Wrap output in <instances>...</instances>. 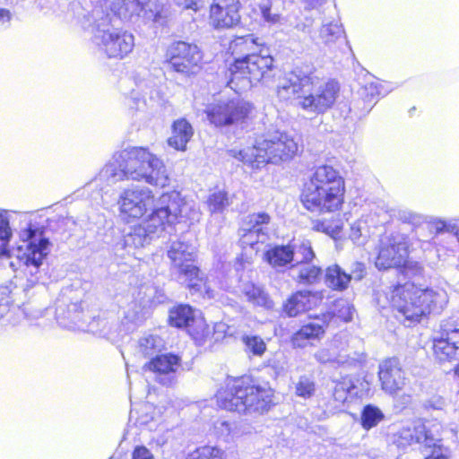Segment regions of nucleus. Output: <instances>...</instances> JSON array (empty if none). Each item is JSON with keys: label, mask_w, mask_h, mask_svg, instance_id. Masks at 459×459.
<instances>
[{"label": "nucleus", "mask_w": 459, "mask_h": 459, "mask_svg": "<svg viewBox=\"0 0 459 459\" xmlns=\"http://www.w3.org/2000/svg\"><path fill=\"white\" fill-rule=\"evenodd\" d=\"M152 452L145 446H136L133 452L132 459H152Z\"/></svg>", "instance_id": "nucleus-53"}, {"label": "nucleus", "mask_w": 459, "mask_h": 459, "mask_svg": "<svg viewBox=\"0 0 459 459\" xmlns=\"http://www.w3.org/2000/svg\"><path fill=\"white\" fill-rule=\"evenodd\" d=\"M298 152V143L288 134L267 132L256 137L252 147L230 150V155L252 169H258L267 163L279 164L290 160Z\"/></svg>", "instance_id": "nucleus-6"}, {"label": "nucleus", "mask_w": 459, "mask_h": 459, "mask_svg": "<svg viewBox=\"0 0 459 459\" xmlns=\"http://www.w3.org/2000/svg\"><path fill=\"white\" fill-rule=\"evenodd\" d=\"M273 65V58L270 55L246 54L230 65L228 85L236 92L245 91L265 78Z\"/></svg>", "instance_id": "nucleus-8"}, {"label": "nucleus", "mask_w": 459, "mask_h": 459, "mask_svg": "<svg viewBox=\"0 0 459 459\" xmlns=\"http://www.w3.org/2000/svg\"><path fill=\"white\" fill-rule=\"evenodd\" d=\"M243 342L247 350L254 355L261 356L265 351L266 345L264 340L259 336L246 335L243 337Z\"/></svg>", "instance_id": "nucleus-48"}, {"label": "nucleus", "mask_w": 459, "mask_h": 459, "mask_svg": "<svg viewBox=\"0 0 459 459\" xmlns=\"http://www.w3.org/2000/svg\"><path fill=\"white\" fill-rule=\"evenodd\" d=\"M378 378L381 389L391 396L397 395L409 384L407 374L396 358H389L379 363Z\"/></svg>", "instance_id": "nucleus-16"}, {"label": "nucleus", "mask_w": 459, "mask_h": 459, "mask_svg": "<svg viewBox=\"0 0 459 459\" xmlns=\"http://www.w3.org/2000/svg\"><path fill=\"white\" fill-rule=\"evenodd\" d=\"M121 9L125 10L126 14L129 16L139 15L141 12H153L151 8V2L144 3V0H121Z\"/></svg>", "instance_id": "nucleus-43"}, {"label": "nucleus", "mask_w": 459, "mask_h": 459, "mask_svg": "<svg viewBox=\"0 0 459 459\" xmlns=\"http://www.w3.org/2000/svg\"><path fill=\"white\" fill-rule=\"evenodd\" d=\"M178 356L169 353L157 355L144 365V368L155 373L156 380L163 385H171L176 382V373L180 367Z\"/></svg>", "instance_id": "nucleus-20"}, {"label": "nucleus", "mask_w": 459, "mask_h": 459, "mask_svg": "<svg viewBox=\"0 0 459 459\" xmlns=\"http://www.w3.org/2000/svg\"><path fill=\"white\" fill-rule=\"evenodd\" d=\"M223 450L211 446H201L188 455L187 459H224Z\"/></svg>", "instance_id": "nucleus-42"}, {"label": "nucleus", "mask_w": 459, "mask_h": 459, "mask_svg": "<svg viewBox=\"0 0 459 459\" xmlns=\"http://www.w3.org/2000/svg\"><path fill=\"white\" fill-rule=\"evenodd\" d=\"M441 333L459 348V322L453 320L442 324Z\"/></svg>", "instance_id": "nucleus-49"}, {"label": "nucleus", "mask_w": 459, "mask_h": 459, "mask_svg": "<svg viewBox=\"0 0 459 459\" xmlns=\"http://www.w3.org/2000/svg\"><path fill=\"white\" fill-rule=\"evenodd\" d=\"M249 266H250V264H247V265H245V264H242V263H238L236 265V270L238 272L240 267H242L243 270L247 269L248 271H250Z\"/></svg>", "instance_id": "nucleus-62"}, {"label": "nucleus", "mask_w": 459, "mask_h": 459, "mask_svg": "<svg viewBox=\"0 0 459 459\" xmlns=\"http://www.w3.org/2000/svg\"><path fill=\"white\" fill-rule=\"evenodd\" d=\"M193 134L191 124L185 118L178 119L172 125V134L168 139V144L177 151H186Z\"/></svg>", "instance_id": "nucleus-27"}, {"label": "nucleus", "mask_w": 459, "mask_h": 459, "mask_svg": "<svg viewBox=\"0 0 459 459\" xmlns=\"http://www.w3.org/2000/svg\"><path fill=\"white\" fill-rule=\"evenodd\" d=\"M231 204V199L223 191L212 194L207 200V205L211 212H221Z\"/></svg>", "instance_id": "nucleus-41"}, {"label": "nucleus", "mask_w": 459, "mask_h": 459, "mask_svg": "<svg viewBox=\"0 0 459 459\" xmlns=\"http://www.w3.org/2000/svg\"><path fill=\"white\" fill-rule=\"evenodd\" d=\"M123 180L143 181L161 188L170 182L163 161L146 149L137 147L116 152L94 178L106 186Z\"/></svg>", "instance_id": "nucleus-1"}, {"label": "nucleus", "mask_w": 459, "mask_h": 459, "mask_svg": "<svg viewBox=\"0 0 459 459\" xmlns=\"http://www.w3.org/2000/svg\"><path fill=\"white\" fill-rule=\"evenodd\" d=\"M345 182L339 170L329 165L315 169L300 195L303 206L312 212L338 211L342 204Z\"/></svg>", "instance_id": "nucleus-4"}, {"label": "nucleus", "mask_w": 459, "mask_h": 459, "mask_svg": "<svg viewBox=\"0 0 459 459\" xmlns=\"http://www.w3.org/2000/svg\"><path fill=\"white\" fill-rule=\"evenodd\" d=\"M385 294L390 305L410 323L420 322L432 312H440L447 303L445 290L422 289L410 281L394 286Z\"/></svg>", "instance_id": "nucleus-5"}, {"label": "nucleus", "mask_w": 459, "mask_h": 459, "mask_svg": "<svg viewBox=\"0 0 459 459\" xmlns=\"http://www.w3.org/2000/svg\"><path fill=\"white\" fill-rule=\"evenodd\" d=\"M214 429L216 434L226 442L231 441L240 435L239 426L235 421L218 420L214 423Z\"/></svg>", "instance_id": "nucleus-38"}, {"label": "nucleus", "mask_w": 459, "mask_h": 459, "mask_svg": "<svg viewBox=\"0 0 459 459\" xmlns=\"http://www.w3.org/2000/svg\"><path fill=\"white\" fill-rule=\"evenodd\" d=\"M319 36L325 45L331 46L343 39L344 30L341 23L338 22H331L323 24L320 29Z\"/></svg>", "instance_id": "nucleus-36"}, {"label": "nucleus", "mask_w": 459, "mask_h": 459, "mask_svg": "<svg viewBox=\"0 0 459 459\" xmlns=\"http://www.w3.org/2000/svg\"><path fill=\"white\" fill-rule=\"evenodd\" d=\"M350 281H360L365 275V265L362 263L355 262L351 270V273H348Z\"/></svg>", "instance_id": "nucleus-51"}, {"label": "nucleus", "mask_w": 459, "mask_h": 459, "mask_svg": "<svg viewBox=\"0 0 459 459\" xmlns=\"http://www.w3.org/2000/svg\"><path fill=\"white\" fill-rule=\"evenodd\" d=\"M342 336H335V338L330 344V348H324L317 351L315 354V358L317 359V361L321 363H344L347 361H358L360 357L359 353H354L353 356H351L350 353H343V348L339 350L338 342H340Z\"/></svg>", "instance_id": "nucleus-26"}, {"label": "nucleus", "mask_w": 459, "mask_h": 459, "mask_svg": "<svg viewBox=\"0 0 459 459\" xmlns=\"http://www.w3.org/2000/svg\"><path fill=\"white\" fill-rule=\"evenodd\" d=\"M203 53L199 47L186 41L172 43L166 52L168 69L189 77L201 69Z\"/></svg>", "instance_id": "nucleus-11"}, {"label": "nucleus", "mask_w": 459, "mask_h": 459, "mask_svg": "<svg viewBox=\"0 0 459 459\" xmlns=\"http://www.w3.org/2000/svg\"><path fill=\"white\" fill-rule=\"evenodd\" d=\"M339 317L348 322L352 319V307L349 303L342 301V308L339 310Z\"/></svg>", "instance_id": "nucleus-54"}, {"label": "nucleus", "mask_w": 459, "mask_h": 459, "mask_svg": "<svg viewBox=\"0 0 459 459\" xmlns=\"http://www.w3.org/2000/svg\"><path fill=\"white\" fill-rule=\"evenodd\" d=\"M140 225L143 227L147 233H150L152 238V235H159L163 232L166 225H173L167 204L160 203V197L158 201V206Z\"/></svg>", "instance_id": "nucleus-25"}, {"label": "nucleus", "mask_w": 459, "mask_h": 459, "mask_svg": "<svg viewBox=\"0 0 459 459\" xmlns=\"http://www.w3.org/2000/svg\"><path fill=\"white\" fill-rule=\"evenodd\" d=\"M168 257L180 281L187 283L190 288L204 290L209 298L214 297L213 291L204 281L200 270L193 264L195 249L192 245L182 240L171 242L168 249Z\"/></svg>", "instance_id": "nucleus-9"}, {"label": "nucleus", "mask_w": 459, "mask_h": 459, "mask_svg": "<svg viewBox=\"0 0 459 459\" xmlns=\"http://www.w3.org/2000/svg\"><path fill=\"white\" fill-rule=\"evenodd\" d=\"M221 1H222V0H214V3H216V2H221Z\"/></svg>", "instance_id": "nucleus-64"}, {"label": "nucleus", "mask_w": 459, "mask_h": 459, "mask_svg": "<svg viewBox=\"0 0 459 459\" xmlns=\"http://www.w3.org/2000/svg\"><path fill=\"white\" fill-rule=\"evenodd\" d=\"M268 263L274 268H281L295 261L294 247L291 246H276L265 253Z\"/></svg>", "instance_id": "nucleus-30"}, {"label": "nucleus", "mask_w": 459, "mask_h": 459, "mask_svg": "<svg viewBox=\"0 0 459 459\" xmlns=\"http://www.w3.org/2000/svg\"><path fill=\"white\" fill-rule=\"evenodd\" d=\"M152 239L150 233L140 224L133 227L129 232L124 236V247H142L148 244Z\"/></svg>", "instance_id": "nucleus-35"}, {"label": "nucleus", "mask_w": 459, "mask_h": 459, "mask_svg": "<svg viewBox=\"0 0 459 459\" xmlns=\"http://www.w3.org/2000/svg\"><path fill=\"white\" fill-rule=\"evenodd\" d=\"M433 351L435 357L440 362L452 361L459 358V348L440 333L439 337L434 338Z\"/></svg>", "instance_id": "nucleus-29"}, {"label": "nucleus", "mask_w": 459, "mask_h": 459, "mask_svg": "<svg viewBox=\"0 0 459 459\" xmlns=\"http://www.w3.org/2000/svg\"><path fill=\"white\" fill-rule=\"evenodd\" d=\"M261 43L258 42V39L255 38L254 35H246L243 37H238L235 39L230 45V48L233 52H247V54L255 53Z\"/></svg>", "instance_id": "nucleus-40"}, {"label": "nucleus", "mask_w": 459, "mask_h": 459, "mask_svg": "<svg viewBox=\"0 0 459 459\" xmlns=\"http://www.w3.org/2000/svg\"><path fill=\"white\" fill-rule=\"evenodd\" d=\"M340 85L330 80L322 82L315 75L314 68L298 66L281 79L277 93L284 100H295L304 111L319 115L330 109L339 97Z\"/></svg>", "instance_id": "nucleus-3"}, {"label": "nucleus", "mask_w": 459, "mask_h": 459, "mask_svg": "<svg viewBox=\"0 0 459 459\" xmlns=\"http://www.w3.org/2000/svg\"><path fill=\"white\" fill-rule=\"evenodd\" d=\"M270 388L251 385L248 378L230 380L226 388L216 394L218 405L227 411L239 413H264L272 403Z\"/></svg>", "instance_id": "nucleus-7"}, {"label": "nucleus", "mask_w": 459, "mask_h": 459, "mask_svg": "<svg viewBox=\"0 0 459 459\" xmlns=\"http://www.w3.org/2000/svg\"><path fill=\"white\" fill-rule=\"evenodd\" d=\"M324 299L322 291L300 290L292 294L284 303L283 309L289 316H296L300 313L319 305Z\"/></svg>", "instance_id": "nucleus-23"}, {"label": "nucleus", "mask_w": 459, "mask_h": 459, "mask_svg": "<svg viewBox=\"0 0 459 459\" xmlns=\"http://www.w3.org/2000/svg\"><path fill=\"white\" fill-rule=\"evenodd\" d=\"M240 290L247 299L254 306L265 309H272L273 307V301L270 299L269 295L261 287L253 282L243 281L240 285Z\"/></svg>", "instance_id": "nucleus-28"}, {"label": "nucleus", "mask_w": 459, "mask_h": 459, "mask_svg": "<svg viewBox=\"0 0 459 459\" xmlns=\"http://www.w3.org/2000/svg\"><path fill=\"white\" fill-rule=\"evenodd\" d=\"M293 278L301 284H314L317 282L322 276L320 267L310 263H300L292 266Z\"/></svg>", "instance_id": "nucleus-31"}, {"label": "nucleus", "mask_w": 459, "mask_h": 459, "mask_svg": "<svg viewBox=\"0 0 459 459\" xmlns=\"http://www.w3.org/2000/svg\"><path fill=\"white\" fill-rule=\"evenodd\" d=\"M351 388H353V385L348 379L336 383L332 398L329 401L328 409L330 411H335L343 406Z\"/></svg>", "instance_id": "nucleus-33"}, {"label": "nucleus", "mask_w": 459, "mask_h": 459, "mask_svg": "<svg viewBox=\"0 0 459 459\" xmlns=\"http://www.w3.org/2000/svg\"><path fill=\"white\" fill-rule=\"evenodd\" d=\"M311 229L314 231L325 233L333 238L338 237L341 232V228L338 225H333L329 221L314 220L311 223Z\"/></svg>", "instance_id": "nucleus-47"}, {"label": "nucleus", "mask_w": 459, "mask_h": 459, "mask_svg": "<svg viewBox=\"0 0 459 459\" xmlns=\"http://www.w3.org/2000/svg\"><path fill=\"white\" fill-rule=\"evenodd\" d=\"M364 91L366 92V98L368 99L369 101H372L377 98V95L373 93L375 91V88H370V82H368L365 85Z\"/></svg>", "instance_id": "nucleus-60"}, {"label": "nucleus", "mask_w": 459, "mask_h": 459, "mask_svg": "<svg viewBox=\"0 0 459 459\" xmlns=\"http://www.w3.org/2000/svg\"><path fill=\"white\" fill-rule=\"evenodd\" d=\"M270 221V216L265 212L253 213L245 219L239 230L240 242L243 247H254L258 243L267 240L265 225Z\"/></svg>", "instance_id": "nucleus-18"}, {"label": "nucleus", "mask_w": 459, "mask_h": 459, "mask_svg": "<svg viewBox=\"0 0 459 459\" xmlns=\"http://www.w3.org/2000/svg\"><path fill=\"white\" fill-rule=\"evenodd\" d=\"M251 110L249 103L243 100H230L212 105L207 109V117L216 126H229L242 122Z\"/></svg>", "instance_id": "nucleus-15"}, {"label": "nucleus", "mask_w": 459, "mask_h": 459, "mask_svg": "<svg viewBox=\"0 0 459 459\" xmlns=\"http://www.w3.org/2000/svg\"><path fill=\"white\" fill-rule=\"evenodd\" d=\"M126 105L132 110L143 114V117H148L152 113V100L148 102L138 90H133L127 98Z\"/></svg>", "instance_id": "nucleus-37"}, {"label": "nucleus", "mask_w": 459, "mask_h": 459, "mask_svg": "<svg viewBox=\"0 0 459 459\" xmlns=\"http://www.w3.org/2000/svg\"><path fill=\"white\" fill-rule=\"evenodd\" d=\"M171 325L182 328L188 327L189 333L195 339L204 337L209 331L202 318H196L195 310L188 305H179L169 311Z\"/></svg>", "instance_id": "nucleus-19"}, {"label": "nucleus", "mask_w": 459, "mask_h": 459, "mask_svg": "<svg viewBox=\"0 0 459 459\" xmlns=\"http://www.w3.org/2000/svg\"><path fill=\"white\" fill-rule=\"evenodd\" d=\"M372 87L375 88V91L373 93L377 94V97L385 96L393 90L392 84L390 82L379 80L370 82V88Z\"/></svg>", "instance_id": "nucleus-50"}, {"label": "nucleus", "mask_w": 459, "mask_h": 459, "mask_svg": "<svg viewBox=\"0 0 459 459\" xmlns=\"http://www.w3.org/2000/svg\"><path fill=\"white\" fill-rule=\"evenodd\" d=\"M163 349V340L155 334L144 335L138 342V352L144 357H156Z\"/></svg>", "instance_id": "nucleus-34"}, {"label": "nucleus", "mask_w": 459, "mask_h": 459, "mask_svg": "<svg viewBox=\"0 0 459 459\" xmlns=\"http://www.w3.org/2000/svg\"><path fill=\"white\" fill-rule=\"evenodd\" d=\"M262 17L268 23H275L279 21V15L277 13H273L271 11V7L266 4H263L260 6Z\"/></svg>", "instance_id": "nucleus-52"}, {"label": "nucleus", "mask_w": 459, "mask_h": 459, "mask_svg": "<svg viewBox=\"0 0 459 459\" xmlns=\"http://www.w3.org/2000/svg\"><path fill=\"white\" fill-rule=\"evenodd\" d=\"M325 284L334 290H344L351 282L349 274L339 265L333 264L325 271Z\"/></svg>", "instance_id": "nucleus-32"}, {"label": "nucleus", "mask_w": 459, "mask_h": 459, "mask_svg": "<svg viewBox=\"0 0 459 459\" xmlns=\"http://www.w3.org/2000/svg\"><path fill=\"white\" fill-rule=\"evenodd\" d=\"M12 20V13L8 9L0 8V28L7 27Z\"/></svg>", "instance_id": "nucleus-58"}, {"label": "nucleus", "mask_w": 459, "mask_h": 459, "mask_svg": "<svg viewBox=\"0 0 459 459\" xmlns=\"http://www.w3.org/2000/svg\"><path fill=\"white\" fill-rule=\"evenodd\" d=\"M92 41L98 49L108 58L122 59L134 47L133 34L111 26L108 19L98 23L93 30Z\"/></svg>", "instance_id": "nucleus-10"}, {"label": "nucleus", "mask_w": 459, "mask_h": 459, "mask_svg": "<svg viewBox=\"0 0 459 459\" xmlns=\"http://www.w3.org/2000/svg\"><path fill=\"white\" fill-rule=\"evenodd\" d=\"M137 317L138 316L135 312L126 314L125 316L126 322H122V327L115 321V319L110 320L106 316H98L97 317L92 318L89 323L88 331L93 334H98L111 341H116L123 334V333L130 330V325H128L133 324Z\"/></svg>", "instance_id": "nucleus-21"}, {"label": "nucleus", "mask_w": 459, "mask_h": 459, "mask_svg": "<svg viewBox=\"0 0 459 459\" xmlns=\"http://www.w3.org/2000/svg\"><path fill=\"white\" fill-rule=\"evenodd\" d=\"M201 0H175L177 5L184 9H191L197 11L199 8V3Z\"/></svg>", "instance_id": "nucleus-56"}, {"label": "nucleus", "mask_w": 459, "mask_h": 459, "mask_svg": "<svg viewBox=\"0 0 459 459\" xmlns=\"http://www.w3.org/2000/svg\"><path fill=\"white\" fill-rule=\"evenodd\" d=\"M455 374L459 376V364L455 368Z\"/></svg>", "instance_id": "nucleus-63"}, {"label": "nucleus", "mask_w": 459, "mask_h": 459, "mask_svg": "<svg viewBox=\"0 0 459 459\" xmlns=\"http://www.w3.org/2000/svg\"><path fill=\"white\" fill-rule=\"evenodd\" d=\"M315 257V253L309 240H303L294 248V258L297 264L300 263H310Z\"/></svg>", "instance_id": "nucleus-45"}, {"label": "nucleus", "mask_w": 459, "mask_h": 459, "mask_svg": "<svg viewBox=\"0 0 459 459\" xmlns=\"http://www.w3.org/2000/svg\"><path fill=\"white\" fill-rule=\"evenodd\" d=\"M406 238L400 234H392L380 240L375 264L379 270L402 267L408 262L409 251Z\"/></svg>", "instance_id": "nucleus-12"}, {"label": "nucleus", "mask_w": 459, "mask_h": 459, "mask_svg": "<svg viewBox=\"0 0 459 459\" xmlns=\"http://www.w3.org/2000/svg\"><path fill=\"white\" fill-rule=\"evenodd\" d=\"M425 406L434 410H441L445 406V400L441 396H433L426 402Z\"/></svg>", "instance_id": "nucleus-55"}, {"label": "nucleus", "mask_w": 459, "mask_h": 459, "mask_svg": "<svg viewBox=\"0 0 459 459\" xmlns=\"http://www.w3.org/2000/svg\"><path fill=\"white\" fill-rule=\"evenodd\" d=\"M332 317L331 314H325L322 318H316L315 321L302 325L291 338L293 346L302 348L306 346L307 341L322 338Z\"/></svg>", "instance_id": "nucleus-24"}, {"label": "nucleus", "mask_w": 459, "mask_h": 459, "mask_svg": "<svg viewBox=\"0 0 459 459\" xmlns=\"http://www.w3.org/2000/svg\"><path fill=\"white\" fill-rule=\"evenodd\" d=\"M438 439L436 438V445L432 446L433 451L426 459H447V456L443 453L439 446H437Z\"/></svg>", "instance_id": "nucleus-57"}, {"label": "nucleus", "mask_w": 459, "mask_h": 459, "mask_svg": "<svg viewBox=\"0 0 459 459\" xmlns=\"http://www.w3.org/2000/svg\"><path fill=\"white\" fill-rule=\"evenodd\" d=\"M13 237L9 218L6 212H0V260H7L9 267L17 271L22 266L27 278V288L36 286L40 280V266L43 260L48 255L50 243L44 232L38 228L28 227L22 229L19 232V243L15 249L14 256L8 247Z\"/></svg>", "instance_id": "nucleus-2"}, {"label": "nucleus", "mask_w": 459, "mask_h": 459, "mask_svg": "<svg viewBox=\"0 0 459 459\" xmlns=\"http://www.w3.org/2000/svg\"><path fill=\"white\" fill-rule=\"evenodd\" d=\"M367 223L363 220H358L351 225L350 238L358 246L364 245L368 238Z\"/></svg>", "instance_id": "nucleus-44"}, {"label": "nucleus", "mask_w": 459, "mask_h": 459, "mask_svg": "<svg viewBox=\"0 0 459 459\" xmlns=\"http://www.w3.org/2000/svg\"><path fill=\"white\" fill-rule=\"evenodd\" d=\"M10 311L9 299H5L4 302L0 301V319L6 316Z\"/></svg>", "instance_id": "nucleus-59"}, {"label": "nucleus", "mask_w": 459, "mask_h": 459, "mask_svg": "<svg viewBox=\"0 0 459 459\" xmlns=\"http://www.w3.org/2000/svg\"><path fill=\"white\" fill-rule=\"evenodd\" d=\"M154 203L153 192L146 186H139L125 189L117 202L120 212L132 218L143 217L154 206Z\"/></svg>", "instance_id": "nucleus-13"}, {"label": "nucleus", "mask_w": 459, "mask_h": 459, "mask_svg": "<svg viewBox=\"0 0 459 459\" xmlns=\"http://www.w3.org/2000/svg\"><path fill=\"white\" fill-rule=\"evenodd\" d=\"M399 216L405 221H410L414 218V215L411 212L406 211L400 212Z\"/></svg>", "instance_id": "nucleus-61"}, {"label": "nucleus", "mask_w": 459, "mask_h": 459, "mask_svg": "<svg viewBox=\"0 0 459 459\" xmlns=\"http://www.w3.org/2000/svg\"><path fill=\"white\" fill-rule=\"evenodd\" d=\"M315 393V383L306 376L299 378L295 385V394L304 399L310 398Z\"/></svg>", "instance_id": "nucleus-46"}, {"label": "nucleus", "mask_w": 459, "mask_h": 459, "mask_svg": "<svg viewBox=\"0 0 459 459\" xmlns=\"http://www.w3.org/2000/svg\"><path fill=\"white\" fill-rule=\"evenodd\" d=\"M393 442L400 448H406L412 444H420L430 448L436 445V438L427 431L422 421L416 420L403 426L394 433Z\"/></svg>", "instance_id": "nucleus-17"}, {"label": "nucleus", "mask_w": 459, "mask_h": 459, "mask_svg": "<svg viewBox=\"0 0 459 459\" xmlns=\"http://www.w3.org/2000/svg\"><path fill=\"white\" fill-rule=\"evenodd\" d=\"M160 203L167 204L173 224L184 222L193 225L198 222L202 213L194 201L186 200L179 192L172 191L160 195Z\"/></svg>", "instance_id": "nucleus-14"}, {"label": "nucleus", "mask_w": 459, "mask_h": 459, "mask_svg": "<svg viewBox=\"0 0 459 459\" xmlns=\"http://www.w3.org/2000/svg\"><path fill=\"white\" fill-rule=\"evenodd\" d=\"M211 23L216 29L231 28L240 21L239 0L213 3L210 9Z\"/></svg>", "instance_id": "nucleus-22"}, {"label": "nucleus", "mask_w": 459, "mask_h": 459, "mask_svg": "<svg viewBox=\"0 0 459 459\" xmlns=\"http://www.w3.org/2000/svg\"><path fill=\"white\" fill-rule=\"evenodd\" d=\"M384 418V413L379 408L371 404L366 405L361 412V426L368 430L376 427Z\"/></svg>", "instance_id": "nucleus-39"}]
</instances>
